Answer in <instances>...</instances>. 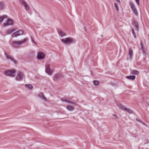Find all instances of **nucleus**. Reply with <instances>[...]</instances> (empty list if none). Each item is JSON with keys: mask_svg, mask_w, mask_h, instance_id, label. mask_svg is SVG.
<instances>
[{"mask_svg": "<svg viewBox=\"0 0 149 149\" xmlns=\"http://www.w3.org/2000/svg\"><path fill=\"white\" fill-rule=\"evenodd\" d=\"M14 22L13 20L8 18V16L3 15L0 16V24H2L4 27L13 25Z\"/></svg>", "mask_w": 149, "mask_h": 149, "instance_id": "obj_1", "label": "nucleus"}, {"mask_svg": "<svg viewBox=\"0 0 149 149\" xmlns=\"http://www.w3.org/2000/svg\"><path fill=\"white\" fill-rule=\"evenodd\" d=\"M28 40L27 38H25L20 41H13L12 45L15 48L18 47V46L23 44L27 42Z\"/></svg>", "mask_w": 149, "mask_h": 149, "instance_id": "obj_2", "label": "nucleus"}, {"mask_svg": "<svg viewBox=\"0 0 149 149\" xmlns=\"http://www.w3.org/2000/svg\"><path fill=\"white\" fill-rule=\"evenodd\" d=\"M60 36V39L61 40V42L62 43L65 44V38H63V36L65 35L64 33L60 29H58L57 30Z\"/></svg>", "mask_w": 149, "mask_h": 149, "instance_id": "obj_3", "label": "nucleus"}, {"mask_svg": "<svg viewBox=\"0 0 149 149\" xmlns=\"http://www.w3.org/2000/svg\"><path fill=\"white\" fill-rule=\"evenodd\" d=\"M45 68V72L49 75H51L53 73V70L50 69L49 64H46Z\"/></svg>", "mask_w": 149, "mask_h": 149, "instance_id": "obj_4", "label": "nucleus"}, {"mask_svg": "<svg viewBox=\"0 0 149 149\" xmlns=\"http://www.w3.org/2000/svg\"><path fill=\"white\" fill-rule=\"evenodd\" d=\"M16 74V72L14 70H10L6 72L5 74L8 76L14 77Z\"/></svg>", "mask_w": 149, "mask_h": 149, "instance_id": "obj_5", "label": "nucleus"}, {"mask_svg": "<svg viewBox=\"0 0 149 149\" xmlns=\"http://www.w3.org/2000/svg\"><path fill=\"white\" fill-rule=\"evenodd\" d=\"M118 107L122 110H124L128 113H132V110L126 108L124 106L121 104H120L118 105Z\"/></svg>", "mask_w": 149, "mask_h": 149, "instance_id": "obj_6", "label": "nucleus"}, {"mask_svg": "<svg viewBox=\"0 0 149 149\" xmlns=\"http://www.w3.org/2000/svg\"><path fill=\"white\" fill-rule=\"evenodd\" d=\"M63 74L61 72L55 74L54 76V79L56 80L61 79L63 77Z\"/></svg>", "mask_w": 149, "mask_h": 149, "instance_id": "obj_7", "label": "nucleus"}, {"mask_svg": "<svg viewBox=\"0 0 149 149\" xmlns=\"http://www.w3.org/2000/svg\"><path fill=\"white\" fill-rule=\"evenodd\" d=\"M24 75L23 73L20 72L18 73L17 76L15 78V79L17 81H21L22 80L23 77Z\"/></svg>", "mask_w": 149, "mask_h": 149, "instance_id": "obj_8", "label": "nucleus"}, {"mask_svg": "<svg viewBox=\"0 0 149 149\" xmlns=\"http://www.w3.org/2000/svg\"><path fill=\"white\" fill-rule=\"evenodd\" d=\"M130 4L134 14L137 15H138V12L134 3L132 2H131L130 3Z\"/></svg>", "mask_w": 149, "mask_h": 149, "instance_id": "obj_9", "label": "nucleus"}, {"mask_svg": "<svg viewBox=\"0 0 149 149\" xmlns=\"http://www.w3.org/2000/svg\"><path fill=\"white\" fill-rule=\"evenodd\" d=\"M23 34V32L21 30H19L13 33L12 37L13 38L17 37Z\"/></svg>", "mask_w": 149, "mask_h": 149, "instance_id": "obj_10", "label": "nucleus"}, {"mask_svg": "<svg viewBox=\"0 0 149 149\" xmlns=\"http://www.w3.org/2000/svg\"><path fill=\"white\" fill-rule=\"evenodd\" d=\"M45 57V54L42 52H38L37 54V57L39 59H42L44 58Z\"/></svg>", "mask_w": 149, "mask_h": 149, "instance_id": "obj_11", "label": "nucleus"}, {"mask_svg": "<svg viewBox=\"0 0 149 149\" xmlns=\"http://www.w3.org/2000/svg\"><path fill=\"white\" fill-rule=\"evenodd\" d=\"M5 54L7 59H9L11 61L15 63H16V61L12 57L9 55L7 54L6 53H5Z\"/></svg>", "mask_w": 149, "mask_h": 149, "instance_id": "obj_12", "label": "nucleus"}, {"mask_svg": "<svg viewBox=\"0 0 149 149\" xmlns=\"http://www.w3.org/2000/svg\"><path fill=\"white\" fill-rule=\"evenodd\" d=\"M38 96L42 100H43L45 102H47V99L44 96L42 93H40L38 94Z\"/></svg>", "mask_w": 149, "mask_h": 149, "instance_id": "obj_13", "label": "nucleus"}, {"mask_svg": "<svg viewBox=\"0 0 149 149\" xmlns=\"http://www.w3.org/2000/svg\"><path fill=\"white\" fill-rule=\"evenodd\" d=\"M73 42V39L70 38H66V45L70 44Z\"/></svg>", "mask_w": 149, "mask_h": 149, "instance_id": "obj_14", "label": "nucleus"}, {"mask_svg": "<svg viewBox=\"0 0 149 149\" xmlns=\"http://www.w3.org/2000/svg\"><path fill=\"white\" fill-rule=\"evenodd\" d=\"M15 31V29H10L7 30L6 31V34H10Z\"/></svg>", "mask_w": 149, "mask_h": 149, "instance_id": "obj_15", "label": "nucleus"}, {"mask_svg": "<svg viewBox=\"0 0 149 149\" xmlns=\"http://www.w3.org/2000/svg\"><path fill=\"white\" fill-rule=\"evenodd\" d=\"M132 24L133 26L135 27L137 30L138 29V23L135 21H133L132 23Z\"/></svg>", "mask_w": 149, "mask_h": 149, "instance_id": "obj_16", "label": "nucleus"}, {"mask_svg": "<svg viewBox=\"0 0 149 149\" xmlns=\"http://www.w3.org/2000/svg\"><path fill=\"white\" fill-rule=\"evenodd\" d=\"M5 6L4 3L0 2V10H2L4 8Z\"/></svg>", "mask_w": 149, "mask_h": 149, "instance_id": "obj_17", "label": "nucleus"}, {"mask_svg": "<svg viewBox=\"0 0 149 149\" xmlns=\"http://www.w3.org/2000/svg\"><path fill=\"white\" fill-rule=\"evenodd\" d=\"M66 108L68 110L70 111H72L74 109L73 107L70 105H67Z\"/></svg>", "mask_w": 149, "mask_h": 149, "instance_id": "obj_18", "label": "nucleus"}, {"mask_svg": "<svg viewBox=\"0 0 149 149\" xmlns=\"http://www.w3.org/2000/svg\"><path fill=\"white\" fill-rule=\"evenodd\" d=\"M135 76H127L126 77V78L130 80H134L135 78Z\"/></svg>", "mask_w": 149, "mask_h": 149, "instance_id": "obj_19", "label": "nucleus"}, {"mask_svg": "<svg viewBox=\"0 0 149 149\" xmlns=\"http://www.w3.org/2000/svg\"><path fill=\"white\" fill-rule=\"evenodd\" d=\"M129 54L130 56V57L131 58L132 57L133 54V52L132 49H130L129 50Z\"/></svg>", "mask_w": 149, "mask_h": 149, "instance_id": "obj_20", "label": "nucleus"}, {"mask_svg": "<svg viewBox=\"0 0 149 149\" xmlns=\"http://www.w3.org/2000/svg\"><path fill=\"white\" fill-rule=\"evenodd\" d=\"M25 86L27 88L29 89H31L32 88V85L30 84H26L25 85Z\"/></svg>", "mask_w": 149, "mask_h": 149, "instance_id": "obj_21", "label": "nucleus"}, {"mask_svg": "<svg viewBox=\"0 0 149 149\" xmlns=\"http://www.w3.org/2000/svg\"><path fill=\"white\" fill-rule=\"evenodd\" d=\"M131 73L135 75H138L139 74V72L137 70H132L131 72Z\"/></svg>", "mask_w": 149, "mask_h": 149, "instance_id": "obj_22", "label": "nucleus"}, {"mask_svg": "<svg viewBox=\"0 0 149 149\" xmlns=\"http://www.w3.org/2000/svg\"><path fill=\"white\" fill-rule=\"evenodd\" d=\"M20 3L22 4L23 6L25 5L27 3L24 1V0H20Z\"/></svg>", "mask_w": 149, "mask_h": 149, "instance_id": "obj_23", "label": "nucleus"}, {"mask_svg": "<svg viewBox=\"0 0 149 149\" xmlns=\"http://www.w3.org/2000/svg\"><path fill=\"white\" fill-rule=\"evenodd\" d=\"M24 7L26 11H28L29 10V5H28L27 3H26L25 5H24Z\"/></svg>", "mask_w": 149, "mask_h": 149, "instance_id": "obj_24", "label": "nucleus"}, {"mask_svg": "<svg viewBox=\"0 0 149 149\" xmlns=\"http://www.w3.org/2000/svg\"><path fill=\"white\" fill-rule=\"evenodd\" d=\"M140 122L141 123V124H143V125H145V126H147V127L148 126V124H147L145 122L142 121V122Z\"/></svg>", "mask_w": 149, "mask_h": 149, "instance_id": "obj_25", "label": "nucleus"}, {"mask_svg": "<svg viewBox=\"0 0 149 149\" xmlns=\"http://www.w3.org/2000/svg\"><path fill=\"white\" fill-rule=\"evenodd\" d=\"M114 5L116 10L118 11L119 10V8L117 5V4L116 3H115Z\"/></svg>", "mask_w": 149, "mask_h": 149, "instance_id": "obj_26", "label": "nucleus"}, {"mask_svg": "<svg viewBox=\"0 0 149 149\" xmlns=\"http://www.w3.org/2000/svg\"><path fill=\"white\" fill-rule=\"evenodd\" d=\"M94 84L95 85H98V82L97 81L94 80L93 82Z\"/></svg>", "mask_w": 149, "mask_h": 149, "instance_id": "obj_27", "label": "nucleus"}, {"mask_svg": "<svg viewBox=\"0 0 149 149\" xmlns=\"http://www.w3.org/2000/svg\"><path fill=\"white\" fill-rule=\"evenodd\" d=\"M135 1L136 2V3H137V4L139 5V0H135Z\"/></svg>", "mask_w": 149, "mask_h": 149, "instance_id": "obj_28", "label": "nucleus"}, {"mask_svg": "<svg viewBox=\"0 0 149 149\" xmlns=\"http://www.w3.org/2000/svg\"><path fill=\"white\" fill-rule=\"evenodd\" d=\"M31 41L33 43H34L35 44H36V43L35 42L34 39H33L32 38H31Z\"/></svg>", "mask_w": 149, "mask_h": 149, "instance_id": "obj_29", "label": "nucleus"}, {"mask_svg": "<svg viewBox=\"0 0 149 149\" xmlns=\"http://www.w3.org/2000/svg\"><path fill=\"white\" fill-rule=\"evenodd\" d=\"M116 0L117 1V2L118 4L120 3V0Z\"/></svg>", "mask_w": 149, "mask_h": 149, "instance_id": "obj_30", "label": "nucleus"}, {"mask_svg": "<svg viewBox=\"0 0 149 149\" xmlns=\"http://www.w3.org/2000/svg\"><path fill=\"white\" fill-rule=\"evenodd\" d=\"M61 100L63 102H65V99H61Z\"/></svg>", "mask_w": 149, "mask_h": 149, "instance_id": "obj_31", "label": "nucleus"}, {"mask_svg": "<svg viewBox=\"0 0 149 149\" xmlns=\"http://www.w3.org/2000/svg\"><path fill=\"white\" fill-rule=\"evenodd\" d=\"M65 102H68V103H69V102H69V101H67V100H66V99Z\"/></svg>", "mask_w": 149, "mask_h": 149, "instance_id": "obj_32", "label": "nucleus"}, {"mask_svg": "<svg viewBox=\"0 0 149 149\" xmlns=\"http://www.w3.org/2000/svg\"><path fill=\"white\" fill-rule=\"evenodd\" d=\"M132 32H133V33L134 31L133 30H132Z\"/></svg>", "mask_w": 149, "mask_h": 149, "instance_id": "obj_33", "label": "nucleus"}, {"mask_svg": "<svg viewBox=\"0 0 149 149\" xmlns=\"http://www.w3.org/2000/svg\"><path fill=\"white\" fill-rule=\"evenodd\" d=\"M137 120V121H139V120Z\"/></svg>", "mask_w": 149, "mask_h": 149, "instance_id": "obj_34", "label": "nucleus"}]
</instances>
